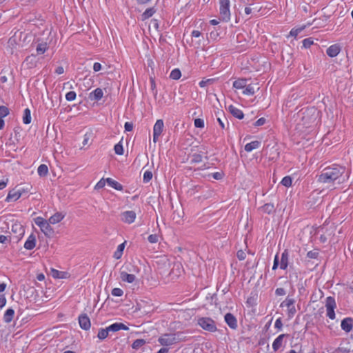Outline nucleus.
<instances>
[{
	"label": "nucleus",
	"instance_id": "obj_31",
	"mask_svg": "<svg viewBox=\"0 0 353 353\" xmlns=\"http://www.w3.org/2000/svg\"><path fill=\"white\" fill-rule=\"evenodd\" d=\"M156 263L159 265V269H163L164 268H166L170 265V263L168 262V259L165 257H160L157 259V261Z\"/></svg>",
	"mask_w": 353,
	"mask_h": 353
},
{
	"label": "nucleus",
	"instance_id": "obj_28",
	"mask_svg": "<svg viewBox=\"0 0 353 353\" xmlns=\"http://www.w3.org/2000/svg\"><path fill=\"white\" fill-rule=\"evenodd\" d=\"M155 12H156V10L153 7L146 9L145 10V12L141 15V20L145 21L146 19L152 17Z\"/></svg>",
	"mask_w": 353,
	"mask_h": 353
},
{
	"label": "nucleus",
	"instance_id": "obj_3",
	"mask_svg": "<svg viewBox=\"0 0 353 353\" xmlns=\"http://www.w3.org/2000/svg\"><path fill=\"white\" fill-rule=\"evenodd\" d=\"M230 5V0H220L219 1L220 17L222 21L225 22H228L231 17Z\"/></svg>",
	"mask_w": 353,
	"mask_h": 353
},
{
	"label": "nucleus",
	"instance_id": "obj_58",
	"mask_svg": "<svg viewBox=\"0 0 353 353\" xmlns=\"http://www.w3.org/2000/svg\"><path fill=\"white\" fill-rule=\"evenodd\" d=\"M213 81L212 79H203L199 83V85L201 88H204L206 86L208 83Z\"/></svg>",
	"mask_w": 353,
	"mask_h": 353
},
{
	"label": "nucleus",
	"instance_id": "obj_34",
	"mask_svg": "<svg viewBox=\"0 0 353 353\" xmlns=\"http://www.w3.org/2000/svg\"><path fill=\"white\" fill-rule=\"evenodd\" d=\"M124 248H125V243H123L119 245V246L117 247V250L114 253V257L116 259H119L121 257Z\"/></svg>",
	"mask_w": 353,
	"mask_h": 353
},
{
	"label": "nucleus",
	"instance_id": "obj_48",
	"mask_svg": "<svg viewBox=\"0 0 353 353\" xmlns=\"http://www.w3.org/2000/svg\"><path fill=\"white\" fill-rule=\"evenodd\" d=\"M281 184L285 187H290L292 185V178L289 176H285L281 181Z\"/></svg>",
	"mask_w": 353,
	"mask_h": 353
},
{
	"label": "nucleus",
	"instance_id": "obj_2",
	"mask_svg": "<svg viewBox=\"0 0 353 353\" xmlns=\"http://www.w3.org/2000/svg\"><path fill=\"white\" fill-rule=\"evenodd\" d=\"M180 333L177 334H164L158 339L159 343L163 346H169L178 343L181 339Z\"/></svg>",
	"mask_w": 353,
	"mask_h": 353
},
{
	"label": "nucleus",
	"instance_id": "obj_6",
	"mask_svg": "<svg viewBox=\"0 0 353 353\" xmlns=\"http://www.w3.org/2000/svg\"><path fill=\"white\" fill-rule=\"evenodd\" d=\"M164 123L162 119H158L153 127V141L157 143L163 132Z\"/></svg>",
	"mask_w": 353,
	"mask_h": 353
},
{
	"label": "nucleus",
	"instance_id": "obj_33",
	"mask_svg": "<svg viewBox=\"0 0 353 353\" xmlns=\"http://www.w3.org/2000/svg\"><path fill=\"white\" fill-rule=\"evenodd\" d=\"M307 26L305 25H303L302 26H300V27H298V28H292L290 32V34H289V36H291V37H296L297 35L301 32L305 28H306Z\"/></svg>",
	"mask_w": 353,
	"mask_h": 353
},
{
	"label": "nucleus",
	"instance_id": "obj_63",
	"mask_svg": "<svg viewBox=\"0 0 353 353\" xmlns=\"http://www.w3.org/2000/svg\"><path fill=\"white\" fill-rule=\"evenodd\" d=\"M101 64L98 62H95L93 65V70L94 72H99L101 70Z\"/></svg>",
	"mask_w": 353,
	"mask_h": 353
},
{
	"label": "nucleus",
	"instance_id": "obj_62",
	"mask_svg": "<svg viewBox=\"0 0 353 353\" xmlns=\"http://www.w3.org/2000/svg\"><path fill=\"white\" fill-rule=\"evenodd\" d=\"M275 294L277 296H283L285 294V290L282 288H279L276 290Z\"/></svg>",
	"mask_w": 353,
	"mask_h": 353
},
{
	"label": "nucleus",
	"instance_id": "obj_64",
	"mask_svg": "<svg viewBox=\"0 0 353 353\" xmlns=\"http://www.w3.org/2000/svg\"><path fill=\"white\" fill-rule=\"evenodd\" d=\"M274 326L276 328H277L279 330L281 329V327L283 326V323H282L281 319L280 318L276 319Z\"/></svg>",
	"mask_w": 353,
	"mask_h": 353
},
{
	"label": "nucleus",
	"instance_id": "obj_5",
	"mask_svg": "<svg viewBox=\"0 0 353 353\" xmlns=\"http://www.w3.org/2000/svg\"><path fill=\"white\" fill-rule=\"evenodd\" d=\"M325 307L327 310V316L330 319H335V312L334 309L336 307V301L334 297L332 296H328L326 299L325 302Z\"/></svg>",
	"mask_w": 353,
	"mask_h": 353
},
{
	"label": "nucleus",
	"instance_id": "obj_16",
	"mask_svg": "<svg viewBox=\"0 0 353 353\" xmlns=\"http://www.w3.org/2000/svg\"><path fill=\"white\" fill-rule=\"evenodd\" d=\"M340 51V46L337 44H334L327 48L326 53L330 57H335L339 54Z\"/></svg>",
	"mask_w": 353,
	"mask_h": 353
},
{
	"label": "nucleus",
	"instance_id": "obj_27",
	"mask_svg": "<svg viewBox=\"0 0 353 353\" xmlns=\"http://www.w3.org/2000/svg\"><path fill=\"white\" fill-rule=\"evenodd\" d=\"M261 145V143L258 141H254L250 143H248L245 146V150L247 152H250L254 149L259 148Z\"/></svg>",
	"mask_w": 353,
	"mask_h": 353
},
{
	"label": "nucleus",
	"instance_id": "obj_32",
	"mask_svg": "<svg viewBox=\"0 0 353 353\" xmlns=\"http://www.w3.org/2000/svg\"><path fill=\"white\" fill-rule=\"evenodd\" d=\"M48 49V46L47 43L43 42L39 43L37 47V54H44Z\"/></svg>",
	"mask_w": 353,
	"mask_h": 353
},
{
	"label": "nucleus",
	"instance_id": "obj_30",
	"mask_svg": "<svg viewBox=\"0 0 353 353\" xmlns=\"http://www.w3.org/2000/svg\"><path fill=\"white\" fill-rule=\"evenodd\" d=\"M32 117H31V112L29 108H26L23 111V123L24 124H29L31 123Z\"/></svg>",
	"mask_w": 353,
	"mask_h": 353
},
{
	"label": "nucleus",
	"instance_id": "obj_21",
	"mask_svg": "<svg viewBox=\"0 0 353 353\" xmlns=\"http://www.w3.org/2000/svg\"><path fill=\"white\" fill-rule=\"evenodd\" d=\"M64 217L65 214L62 212H56L49 218L48 221L51 224H56L61 221Z\"/></svg>",
	"mask_w": 353,
	"mask_h": 353
},
{
	"label": "nucleus",
	"instance_id": "obj_52",
	"mask_svg": "<svg viewBox=\"0 0 353 353\" xmlns=\"http://www.w3.org/2000/svg\"><path fill=\"white\" fill-rule=\"evenodd\" d=\"M62 274H63L62 272H59V270H57L55 269H52V270H51V274H52V277H54L55 279L63 278Z\"/></svg>",
	"mask_w": 353,
	"mask_h": 353
},
{
	"label": "nucleus",
	"instance_id": "obj_45",
	"mask_svg": "<svg viewBox=\"0 0 353 353\" xmlns=\"http://www.w3.org/2000/svg\"><path fill=\"white\" fill-rule=\"evenodd\" d=\"M294 303V300L293 299L287 298L285 301H283L281 304V307H287L288 308H290V307L293 306Z\"/></svg>",
	"mask_w": 353,
	"mask_h": 353
},
{
	"label": "nucleus",
	"instance_id": "obj_44",
	"mask_svg": "<svg viewBox=\"0 0 353 353\" xmlns=\"http://www.w3.org/2000/svg\"><path fill=\"white\" fill-rule=\"evenodd\" d=\"M303 43V47L304 48H309L311 47V46H312L314 44V41H313V39L310 37V38H306V39H304L302 41Z\"/></svg>",
	"mask_w": 353,
	"mask_h": 353
},
{
	"label": "nucleus",
	"instance_id": "obj_11",
	"mask_svg": "<svg viewBox=\"0 0 353 353\" xmlns=\"http://www.w3.org/2000/svg\"><path fill=\"white\" fill-rule=\"evenodd\" d=\"M341 326L345 332H350L353 327V319L350 317L344 319L341 321Z\"/></svg>",
	"mask_w": 353,
	"mask_h": 353
},
{
	"label": "nucleus",
	"instance_id": "obj_54",
	"mask_svg": "<svg viewBox=\"0 0 353 353\" xmlns=\"http://www.w3.org/2000/svg\"><path fill=\"white\" fill-rule=\"evenodd\" d=\"M123 294V292L121 289L115 288L112 290V294L115 296H121Z\"/></svg>",
	"mask_w": 353,
	"mask_h": 353
},
{
	"label": "nucleus",
	"instance_id": "obj_4",
	"mask_svg": "<svg viewBox=\"0 0 353 353\" xmlns=\"http://www.w3.org/2000/svg\"><path fill=\"white\" fill-rule=\"evenodd\" d=\"M198 324L205 330L214 332L217 330L216 323L209 317H200L197 320Z\"/></svg>",
	"mask_w": 353,
	"mask_h": 353
},
{
	"label": "nucleus",
	"instance_id": "obj_12",
	"mask_svg": "<svg viewBox=\"0 0 353 353\" xmlns=\"http://www.w3.org/2000/svg\"><path fill=\"white\" fill-rule=\"evenodd\" d=\"M103 97V92L101 88H96L89 94V98L92 101H99Z\"/></svg>",
	"mask_w": 353,
	"mask_h": 353
},
{
	"label": "nucleus",
	"instance_id": "obj_29",
	"mask_svg": "<svg viewBox=\"0 0 353 353\" xmlns=\"http://www.w3.org/2000/svg\"><path fill=\"white\" fill-rule=\"evenodd\" d=\"M14 314V311L12 308L8 309L4 315H3V320L6 323H10L13 319Z\"/></svg>",
	"mask_w": 353,
	"mask_h": 353
},
{
	"label": "nucleus",
	"instance_id": "obj_49",
	"mask_svg": "<svg viewBox=\"0 0 353 353\" xmlns=\"http://www.w3.org/2000/svg\"><path fill=\"white\" fill-rule=\"evenodd\" d=\"M46 222H48L47 220L44 219L42 217H37L36 219H34V223H36V225H37L40 228L44 225L46 223Z\"/></svg>",
	"mask_w": 353,
	"mask_h": 353
},
{
	"label": "nucleus",
	"instance_id": "obj_35",
	"mask_svg": "<svg viewBox=\"0 0 353 353\" xmlns=\"http://www.w3.org/2000/svg\"><path fill=\"white\" fill-rule=\"evenodd\" d=\"M37 172L40 176H45L48 173V168L46 165L41 164L39 166Z\"/></svg>",
	"mask_w": 353,
	"mask_h": 353
},
{
	"label": "nucleus",
	"instance_id": "obj_38",
	"mask_svg": "<svg viewBox=\"0 0 353 353\" xmlns=\"http://www.w3.org/2000/svg\"><path fill=\"white\" fill-rule=\"evenodd\" d=\"M108 334H109V330H108V327H106L105 329L101 328L99 330L97 337L100 340H103L108 337Z\"/></svg>",
	"mask_w": 353,
	"mask_h": 353
},
{
	"label": "nucleus",
	"instance_id": "obj_14",
	"mask_svg": "<svg viewBox=\"0 0 353 353\" xmlns=\"http://www.w3.org/2000/svg\"><path fill=\"white\" fill-rule=\"evenodd\" d=\"M21 196V193L19 192L17 188L11 190L6 199V201H17Z\"/></svg>",
	"mask_w": 353,
	"mask_h": 353
},
{
	"label": "nucleus",
	"instance_id": "obj_1",
	"mask_svg": "<svg viewBox=\"0 0 353 353\" xmlns=\"http://www.w3.org/2000/svg\"><path fill=\"white\" fill-rule=\"evenodd\" d=\"M345 172V168L333 165L325 168L320 175L318 176V182L323 184H327L328 187H332L334 181L339 180V183H341L340 179Z\"/></svg>",
	"mask_w": 353,
	"mask_h": 353
},
{
	"label": "nucleus",
	"instance_id": "obj_40",
	"mask_svg": "<svg viewBox=\"0 0 353 353\" xmlns=\"http://www.w3.org/2000/svg\"><path fill=\"white\" fill-rule=\"evenodd\" d=\"M114 150L116 154H123V147L122 144V141H119L117 143L114 147Z\"/></svg>",
	"mask_w": 353,
	"mask_h": 353
},
{
	"label": "nucleus",
	"instance_id": "obj_36",
	"mask_svg": "<svg viewBox=\"0 0 353 353\" xmlns=\"http://www.w3.org/2000/svg\"><path fill=\"white\" fill-rule=\"evenodd\" d=\"M243 94L252 96L255 93L254 87L252 85H247L242 91Z\"/></svg>",
	"mask_w": 353,
	"mask_h": 353
},
{
	"label": "nucleus",
	"instance_id": "obj_41",
	"mask_svg": "<svg viewBox=\"0 0 353 353\" xmlns=\"http://www.w3.org/2000/svg\"><path fill=\"white\" fill-rule=\"evenodd\" d=\"M145 343V341L143 339H137L135 340L132 345V347L135 350H138L139 347H142Z\"/></svg>",
	"mask_w": 353,
	"mask_h": 353
},
{
	"label": "nucleus",
	"instance_id": "obj_24",
	"mask_svg": "<svg viewBox=\"0 0 353 353\" xmlns=\"http://www.w3.org/2000/svg\"><path fill=\"white\" fill-rule=\"evenodd\" d=\"M247 85V79L244 78L238 79L233 82V88L236 90L243 89Z\"/></svg>",
	"mask_w": 353,
	"mask_h": 353
},
{
	"label": "nucleus",
	"instance_id": "obj_20",
	"mask_svg": "<svg viewBox=\"0 0 353 353\" xmlns=\"http://www.w3.org/2000/svg\"><path fill=\"white\" fill-rule=\"evenodd\" d=\"M50 223L48 221L46 224H44L40 229L43 232V234L48 236L51 237L54 234V230L50 226Z\"/></svg>",
	"mask_w": 353,
	"mask_h": 353
},
{
	"label": "nucleus",
	"instance_id": "obj_8",
	"mask_svg": "<svg viewBox=\"0 0 353 353\" xmlns=\"http://www.w3.org/2000/svg\"><path fill=\"white\" fill-rule=\"evenodd\" d=\"M79 323L83 330H88L90 328V320L86 314H82L79 316Z\"/></svg>",
	"mask_w": 353,
	"mask_h": 353
},
{
	"label": "nucleus",
	"instance_id": "obj_25",
	"mask_svg": "<svg viewBox=\"0 0 353 353\" xmlns=\"http://www.w3.org/2000/svg\"><path fill=\"white\" fill-rule=\"evenodd\" d=\"M121 279L123 281L132 283L135 280V276L134 274H128L126 272L123 271L121 272Z\"/></svg>",
	"mask_w": 353,
	"mask_h": 353
},
{
	"label": "nucleus",
	"instance_id": "obj_13",
	"mask_svg": "<svg viewBox=\"0 0 353 353\" xmlns=\"http://www.w3.org/2000/svg\"><path fill=\"white\" fill-rule=\"evenodd\" d=\"M12 231L16 234V238L19 240L24 234L25 230L20 223H14L12 225Z\"/></svg>",
	"mask_w": 353,
	"mask_h": 353
},
{
	"label": "nucleus",
	"instance_id": "obj_53",
	"mask_svg": "<svg viewBox=\"0 0 353 353\" xmlns=\"http://www.w3.org/2000/svg\"><path fill=\"white\" fill-rule=\"evenodd\" d=\"M152 178V173L150 171H146L143 174V181L148 183Z\"/></svg>",
	"mask_w": 353,
	"mask_h": 353
},
{
	"label": "nucleus",
	"instance_id": "obj_51",
	"mask_svg": "<svg viewBox=\"0 0 353 353\" xmlns=\"http://www.w3.org/2000/svg\"><path fill=\"white\" fill-rule=\"evenodd\" d=\"M196 128H203L205 126L204 121L202 119H196L194 121Z\"/></svg>",
	"mask_w": 353,
	"mask_h": 353
},
{
	"label": "nucleus",
	"instance_id": "obj_15",
	"mask_svg": "<svg viewBox=\"0 0 353 353\" xmlns=\"http://www.w3.org/2000/svg\"><path fill=\"white\" fill-rule=\"evenodd\" d=\"M108 330H109V332H116L119 330H128L129 328L127 327L125 324L122 323H115L110 326L107 327Z\"/></svg>",
	"mask_w": 353,
	"mask_h": 353
},
{
	"label": "nucleus",
	"instance_id": "obj_46",
	"mask_svg": "<svg viewBox=\"0 0 353 353\" xmlns=\"http://www.w3.org/2000/svg\"><path fill=\"white\" fill-rule=\"evenodd\" d=\"M77 97V94L74 91H70L65 94V99L68 101H72L75 100Z\"/></svg>",
	"mask_w": 353,
	"mask_h": 353
},
{
	"label": "nucleus",
	"instance_id": "obj_26",
	"mask_svg": "<svg viewBox=\"0 0 353 353\" xmlns=\"http://www.w3.org/2000/svg\"><path fill=\"white\" fill-rule=\"evenodd\" d=\"M105 181H106V183H108V185L111 186L114 189H115L117 190H120V191L123 190L122 185L120 184L119 183H118L117 181L113 180L112 179L107 178L105 179Z\"/></svg>",
	"mask_w": 353,
	"mask_h": 353
},
{
	"label": "nucleus",
	"instance_id": "obj_18",
	"mask_svg": "<svg viewBox=\"0 0 353 353\" xmlns=\"http://www.w3.org/2000/svg\"><path fill=\"white\" fill-rule=\"evenodd\" d=\"M36 245V237L34 234H30L24 243V248L26 250H31Z\"/></svg>",
	"mask_w": 353,
	"mask_h": 353
},
{
	"label": "nucleus",
	"instance_id": "obj_57",
	"mask_svg": "<svg viewBox=\"0 0 353 353\" xmlns=\"http://www.w3.org/2000/svg\"><path fill=\"white\" fill-rule=\"evenodd\" d=\"M236 256H237V258L242 261V260H244L246 257V254L244 251L243 250H239L236 253Z\"/></svg>",
	"mask_w": 353,
	"mask_h": 353
},
{
	"label": "nucleus",
	"instance_id": "obj_59",
	"mask_svg": "<svg viewBox=\"0 0 353 353\" xmlns=\"http://www.w3.org/2000/svg\"><path fill=\"white\" fill-rule=\"evenodd\" d=\"M125 131L130 132L133 130V123L131 122H125L124 124Z\"/></svg>",
	"mask_w": 353,
	"mask_h": 353
},
{
	"label": "nucleus",
	"instance_id": "obj_61",
	"mask_svg": "<svg viewBox=\"0 0 353 353\" xmlns=\"http://www.w3.org/2000/svg\"><path fill=\"white\" fill-rule=\"evenodd\" d=\"M319 253L317 252L310 251L307 252V256L311 259H316L318 256Z\"/></svg>",
	"mask_w": 353,
	"mask_h": 353
},
{
	"label": "nucleus",
	"instance_id": "obj_19",
	"mask_svg": "<svg viewBox=\"0 0 353 353\" xmlns=\"http://www.w3.org/2000/svg\"><path fill=\"white\" fill-rule=\"evenodd\" d=\"M229 110L234 117L239 119H242L244 117L243 111L232 105L229 106Z\"/></svg>",
	"mask_w": 353,
	"mask_h": 353
},
{
	"label": "nucleus",
	"instance_id": "obj_9",
	"mask_svg": "<svg viewBox=\"0 0 353 353\" xmlns=\"http://www.w3.org/2000/svg\"><path fill=\"white\" fill-rule=\"evenodd\" d=\"M224 319L225 321L230 328L235 330L237 327L238 325L236 319L232 314L227 313L225 315Z\"/></svg>",
	"mask_w": 353,
	"mask_h": 353
},
{
	"label": "nucleus",
	"instance_id": "obj_37",
	"mask_svg": "<svg viewBox=\"0 0 353 353\" xmlns=\"http://www.w3.org/2000/svg\"><path fill=\"white\" fill-rule=\"evenodd\" d=\"M181 77V70L178 68L172 70L170 74V78L173 80H178Z\"/></svg>",
	"mask_w": 353,
	"mask_h": 353
},
{
	"label": "nucleus",
	"instance_id": "obj_39",
	"mask_svg": "<svg viewBox=\"0 0 353 353\" xmlns=\"http://www.w3.org/2000/svg\"><path fill=\"white\" fill-rule=\"evenodd\" d=\"M274 210V206L272 203H266L261 207V210L263 212L270 214Z\"/></svg>",
	"mask_w": 353,
	"mask_h": 353
},
{
	"label": "nucleus",
	"instance_id": "obj_50",
	"mask_svg": "<svg viewBox=\"0 0 353 353\" xmlns=\"http://www.w3.org/2000/svg\"><path fill=\"white\" fill-rule=\"evenodd\" d=\"M16 188H17L19 192L20 193H21V196H23V194H28L30 192V188H31V187L29 185H27L26 188H23L21 186H17Z\"/></svg>",
	"mask_w": 353,
	"mask_h": 353
},
{
	"label": "nucleus",
	"instance_id": "obj_42",
	"mask_svg": "<svg viewBox=\"0 0 353 353\" xmlns=\"http://www.w3.org/2000/svg\"><path fill=\"white\" fill-rule=\"evenodd\" d=\"M10 114L9 109L4 105L0 106V119H3Z\"/></svg>",
	"mask_w": 353,
	"mask_h": 353
},
{
	"label": "nucleus",
	"instance_id": "obj_47",
	"mask_svg": "<svg viewBox=\"0 0 353 353\" xmlns=\"http://www.w3.org/2000/svg\"><path fill=\"white\" fill-rule=\"evenodd\" d=\"M321 231L322 232L325 233V234L327 235V239H328L330 236H331L333 234L334 227L331 226L329 229L324 227V228H321ZM319 232H320V230L319 231Z\"/></svg>",
	"mask_w": 353,
	"mask_h": 353
},
{
	"label": "nucleus",
	"instance_id": "obj_55",
	"mask_svg": "<svg viewBox=\"0 0 353 353\" xmlns=\"http://www.w3.org/2000/svg\"><path fill=\"white\" fill-rule=\"evenodd\" d=\"M105 179H101L95 185L94 187V189L97 190V189H101L102 188L104 187L105 184Z\"/></svg>",
	"mask_w": 353,
	"mask_h": 353
},
{
	"label": "nucleus",
	"instance_id": "obj_43",
	"mask_svg": "<svg viewBox=\"0 0 353 353\" xmlns=\"http://www.w3.org/2000/svg\"><path fill=\"white\" fill-rule=\"evenodd\" d=\"M92 137V132H86L83 136V143H82L83 146H85V145H88Z\"/></svg>",
	"mask_w": 353,
	"mask_h": 353
},
{
	"label": "nucleus",
	"instance_id": "obj_22",
	"mask_svg": "<svg viewBox=\"0 0 353 353\" xmlns=\"http://www.w3.org/2000/svg\"><path fill=\"white\" fill-rule=\"evenodd\" d=\"M288 334H280L273 342L272 348L274 351H277L282 345L283 340L284 337L287 336Z\"/></svg>",
	"mask_w": 353,
	"mask_h": 353
},
{
	"label": "nucleus",
	"instance_id": "obj_23",
	"mask_svg": "<svg viewBox=\"0 0 353 353\" xmlns=\"http://www.w3.org/2000/svg\"><path fill=\"white\" fill-rule=\"evenodd\" d=\"M288 252L287 250H285L282 253L281 259V264L280 268L282 270H285L288 265Z\"/></svg>",
	"mask_w": 353,
	"mask_h": 353
},
{
	"label": "nucleus",
	"instance_id": "obj_10",
	"mask_svg": "<svg viewBox=\"0 0 353 353\" xmlns=\"http://www.w3.org/2000/svg\"><path fill=\"white\" fill-rule=\"evenodd\" d=\"M182 272L183 270L181 263H176L174 264V266L172 270L170 272L169 274L172 277V279H174L179 277Z\"/></svg>",
	"mask_w": 353,
	"mask_h": 353
},
{
	"label": "nucleus",
	"instance_id": "obj_17",
	"mask_svg": "<svg viewBox=\"0 0 353 353\" xmlns=\"http://www.w3.org/2000/svg\"><path fill=\"white\" fill-rule=\"evenodd\" d=\"M192 159H190V164L191 165L189 166L190 169H200L201 168V165H198L201 163L202 161V156H192Z\"/></svg>",
	"mask_w": 353,
	"mask_h": 353
},
{
	"label": "nucleus",
	"instance_id": "obj_56",
	"mask_svg": "<svg viewBox=\"0 0 353 353\" xmlns=\"http://www.w3.org/2000/svg\"><path fill=\"white\" fill-rule=\"evenodd\" d=\"M148 239L150 243H155L158 241V236L157 234H150Z\"/></svg>",
	"mask_w": 353,
	"mask_h": 353
},
{
	"label": "nucleus",
	"instance_id": "obj_7",
	"mask_svg": "<svg viewBox=\"0 0 353 353\" xmlns=\"http://www.w3.org/2000/svg\"><path fill=\"white\" fill-rule=\"evenodd\" d=\"M121 216L123 222L130 224L134 221L137 214L134 211L129 210L122 212Z\"/></svg>",
	"mask_w": 353,
	"mask_h": 353
},
{
	"label": "nucleus",
	"instance_id": "obj_60",
	"mask_svg": "<svg viewBox=\"0 0 353 353\" xmlns=\"http://www.w3.org/2000/svg\"><path fill=\"white\" fill-rule=\"evenodd\" d=\"M265 123V119L263 118V117H261L260 119H259L254 123V125L255 126H261V125H264Z\"/></svg>",
	"mask_w": 353,
	"mask_h": 353
}]
</instances>
